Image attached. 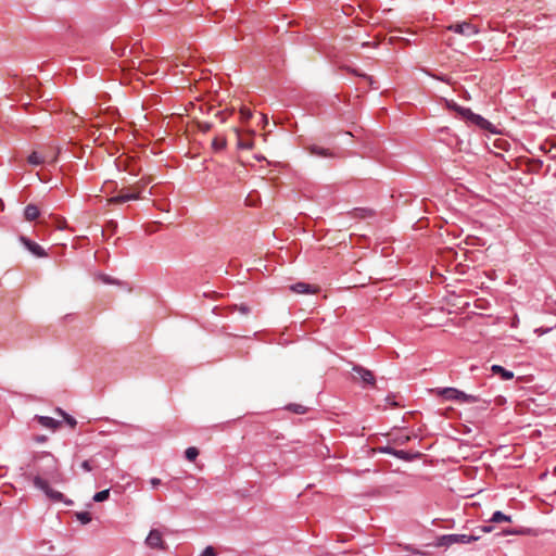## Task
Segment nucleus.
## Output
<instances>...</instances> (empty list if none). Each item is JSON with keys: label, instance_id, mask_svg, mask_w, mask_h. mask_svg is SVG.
<instances>
[{"label": "nucleus", "instance_id": "3", "mask_svg": "<svg viewBox=\"0 0 556 556\" xmlns=\"http://www.w3.org/2000/svg\"><path fill=\"white\" fill-rule=\"evenodd\" d=\"M480 539V535L476 534H443L437 538L434 546L437 547H450L454 544H469Z\"/></svg>", "mask_w": 556, "mask_h": 556}, {"label": "nucleus", "instance_id": "26", "mask_svg": "<svg viewBox=\"0 0 556 556\" xmlns=\"http://www.w3.org/2000/svg\"><path fill=\"white\" fill-rule=\"evenodd\" d=\"M289 409H291L292 412H294L296 414H304L306 412V408L300 404H291L289 406Z\"/></svg>", "mask_w": 556, "mask_h": 556}, {"label": "nucleus", "instance_id": "10", "mask_svg": "<svg viewBox=\"0 0 556 556\" xmlns=\"http://www.w3.org/2000/svg\"><path fill=\"white\" fill-rule=\"evenodd\" d=\"M36 418L43 428L50 430H55L61 425V421L55 420L54 418L49 416H36Z\"/></svg>", "mask_w": 556, "mask_h": 556}, {"label": "nucleus", "instance_id": "15", "mask_svg": "<svg viewBox=\"0 0 556 556\" xmlns=\"http://www.w3.org/2000/svg\"><path fill=\"white\" fill-rule=\"evenodd\" d=\"M291 290L296 293H302V294L314 292L312 290L311 285L305 283V282H298V283L292 285Z\"/></svg>", "mask_w": 556, "mask_h": 556}, {"label": "nucleus", "instance_id": "36", "mask_svg": "<svg viewBox=\"0 0 556 556\" xmlns=\"http://www.w3.org/2000/svg\"><path fill=\"white\" fill-rule=\"evenodd\" d=\"M438 79H440L441 81H446V79L444 77H437Z\"/></svg>", "mask_w": 556, "mask_h": 556}, {"label": "nucleus", "instance_id": "4", "mask_svg": "<svg viewBox=\"0 0 556 556\" xmlns=\"http://www.w3.org/2000/svg\"><path fill=\"white\" fill-rule=\"evenodd\" d=\"M447 30H451L455 34H459L466 38H471L479 34V28L475 24L469 22L455 23L447 26Z\"/></svg>", "mask_w": 556, "mask_h": 556}, {"label": "nucleus", "instance_id": "20", "mask_svg": "<svg viewBox=\"0 0 556 556\" xmlns=\"http://www.w3.org/2000/svg\"><path fill=\"white\" fill-rule=\"evenodd\" d=\"M110 496V489H105V490H102L100 492H97L94 495H93V501L97 502V503H101V502H104L109 498Z\"/></svg>", "mask_w": 556, "mask_h": 556}, {"label": "nucleus", "instance_id": "28", "mask_svg": "<svg viewBox=\"0 0 556 556\" xmlns=\"http://www.w3.org/2000/svg\"><path fill=\"white\" fill-rule=\"evenodd\" d=\"M200 556H216V553L212 546H206Z\"/></svg>", "mask_w": 556, "mask_h": 556}, {"label": "nucleus", "instance_id": "17", "mask_svg": "<svg viewBox=\"0 0 556 556\" xmlns=\"http://www.w3.org/2000/svg\"><path fill=\"white\" fill-rule=\"evenodd\" d=\"M309 152L314 155H317V156H321V157H326V156H331L332 154L329 152V150L325 149V148H321V147H318V146H312L309 148Z\"/></svg>", "mask_w": 556, "mask_h": 556}, {"label": "nucleus", "instance_id": "34", "mask_svg": "<svg viewBox=\"0 0 556 556\" xmlns=\"http://www.w3.org/2000/svg\"><path fill=\"white\" fill-rule=\"evenodd\" d=\"M448 106H450L451 109H453L454 111H456V106H459V105H458V104H456V103H454V102H452V103H450V104H448Z\"/></svg>", "mask_w": 556, "mask_h": 556}, {"label": "nucleus", "instance_id": "32", "mask_svg": "<svg viewBox=\"0 0 556 556\" xmlns=\"http://www.w3.org/2000/svg\"><path fill=\"white\" fill-rule=\"evenodd\" d=\"M551 330H552V328H538V329H535V333H538V334H545V333H547Z\"/></svg>", "mask_w": 556, "mask_h": 556}, {"label": "nucleus", "instance_id": "22", "mask_svg": "<svg viewBox=\"0 0 556 556\" xmlns=\"http://www.w3.org/2000/svg\"><path fill=\"white\" fill-rule=\"evenodd\" d=\"M75 516L83 525H87L91 521V515L88 511H77Z\"/></svg>", "mask_w": 556, "mask_h": 556}, {"label": "nucleus", "instance_id": "16", "mask_svg": "<svg viewBox=\"0 0 556 556\" xmlns=\"http://www.w3.org/2000/svg\"><path fill=\"white\" fill-rule=\"evenodd\" d=\"M46 157L41 155L40 153L34 151L31 154H29L27 162L33 166H38L45 163Z\"/></svg>", "mask_w": 556, "mask_h": 556}, {"label": "nucleus", "instance_id": "5", "mask_svg": "<svg viewBox=\"0 0 556 556\" xmlns=\"http://www.w3.org/2000/svg\"><path fill=\"white\" fill-rule=\"evenodd\" d=\"M140 193H141L140 188L122 189L119 194L112 197L109 200V203L117 204V203H124L127 201L138 200L140 198Z\"/></svg>", "mask_w": 556, "mask_h": 556}, {"label": "nucleus", "instance_id": "29", "mask_svg": "<svg viewBox=\"0 0 556 556\" xmlns=\"http://www.w3.org/2000/svg\"><path fill=\"white\" fill-rule=\"evenodd\" d=\"M240 115H241V118L249 119L252 116V113L249 109H241Z\"/></svg>", "mask_w": 556, "mask_h": 556}, {"label": "nucleus", "instance_id": "8", "mask_svg": "<svg viewBox=\"0 0 556 556\" xmlns=\"http://www.w3.org/2000/svg\"><path fill=\"white\" fill-rule=\"evenodd\" d=\"M18 240L35 256L45 257L47 255L45 249L41 245L29 240L25 236H20Z\"/></svg>", "mask_w": 556, "mask_h": 556}, {"label": "nucleus", "instance_id": "25", "mask_svg": "<svg viewBox=\"0 0 556 556\" xmlns=\"http://www.w3.org/2000/svg\"><path fill=\"white\" fill-rule=\"evenodd\" d=\"M212 144L215 150H223L226 147V140L216 138L213 140Z\"/></svg>", "mask_w": 556, "mask_h": 556}, {"label": "nucleus", "instance_id": "9", "mask_svg": "<svg viewBox=\"0 0 556 556\" xmlns=\"http://www.w3.org/2000/svg\"><path fill=\"white\" fill-rule=\"evenodd\" d=\"M468 123L476 125L480 129L490 130L491 132H495V130L492 127V124L479 114L475 113L471 121H468Z\"/></svg>", "mask_w": 556, "mask_h": 556}, {"label": "nucleus", "instance_id": "6", "mask_svg": "<svg viewBox=\"0 0 556 556\" xmlns=\"http://www.w3.org/2000/svg\"><path fill=\"white\" fill-rule=\"evenodd\" d=\"M146 544L150 548L166 549V543L163 540V534L159 529H152L146 538Z\"/></svg>", "mask_w": 556, "mask_h": 556}, {"label": "nucleus", "instance_id": "27", "mask_svg": "<svg viewBox=\"0 0 556 556\" xmlns=\"http://www.w3.org/2000/svg\"><path fill=\"white\" fill-rule=\"evenodd\" d=\"M237 146L239 149H251L252 142L250 140H243V139L238 138Z\"/></svg>", "mask_w": 556, "mask_h": 556}, {"label": "nucleus", "instance_id": "30", "mask_svg": "<svg viewBox=\"0 0 556 556\" xmlns=\"http://www.w3.org/2000/svg\"><path fill=\"white\" fill-rule=\"evenodd\" d=\"M81 468L85 470V471H91L92 470V466L90 464L89 460H84L81 463Z\"/></svg>", "mask_w": 556, "mask_h": 556}, {"label": "nucleus", "instance_id": "7", "mask_svg": "<svg viewBox=\"0 0 556 556\" xmlns=\"http://www.w3.org/2000/svg\"><path fill=\"white\" fill-rule=\"evenodd\" d=\"M352 370L354 372V379L358 378L364 384L367 386L375 384V376L369 369L356 365L352 368Z\"/></svg>", "mask_w": 556, "mask_h": 556}, {"label": "nucleus", "instance_id": "31", "mask_svg": "<svg viewBox=\"0 0 556 556\" xmlns=\"http://www.w3.org/2000/svg\"><path fill=\"white\" fill-rule=\"evenodd\" d=\"M150 484L152 488H156L161 484V480L159 478H151L150 479Z\"/></svg>", "mask_w": 556, "mask_h": 556}, {"label": "nucleus", "instance_id": "11", "mask_svg": "<svg viewBox=\"0 0 556 556\" xmlns=\"http://www.w3.org/2000/svg\"><path fill=\"white\" fill-rule=\"evenodd\" d=\"M381 452L386 453V454L393 455V456H395L399 459H404V460H410L412 459V457L409 456L408 452L403 451V450H395V448H393L391 446L381 447Z\"/></svg>", "mask_w": 556, "mask_h": 556}, {"label": "nucleus", "instance_id": "13", "mask_svg": "<svg viewBox=\"0 0 556 556\" xmlns=\"http://www.w3.org/2000/svg\"><path fill=\"white\" fill-rule=\"evenodd\" d=\"M491 370L494 374H500L504 380H509V379H511L514 377V372L513 371L507 370V369H505L504 367H502L500 365H493L491 367Z\"/></svg>", "mask_w": 556, "mask_h": 556}, {"label": "nucleus", "instance_id": "18", "mask_svg": "<svg viewBox=\"0 0 556 556\" xmlns=\"http://www.w3.org/2000/svg\"><path fill=\"white\" fill-rule=\"evenodd\" d=\"M456 112L467 122L471 121L472 116L475 115V113L470 109L463 106H456Z\"/></svg>", "mask_w": 556, "mask_h": 556}, {"label": "nucleus", "instance_id": "24", "mask_svg": "<svg viewBox=\"0 0 556 556\" xmlns=\"http://www.w3.org/2000/svg\"><path fill=\"white\" fill-rule=\"evenodd\" d=\"M99 279L103 282V283H106V285H113V283H116V285H119V282L115 279H113L112 277L105 275V274H100L99 276Z\"/></svg>", "mask_w": 556, "mask_h": 556}, {"label": "nucleus", "instance_id": "23", "mask_svg": "<svg viewBox=\"0 0 556 556\" xmlns=\"http://www.w3.org/2000/svg\"><path fill=\"white\" fill-rule=\"evenodd\" d=\"M198 455H199V451H198V448H197V447H193V446L188 447V448L186 450V452H185V456H186V458H187L188 460H190V462L195 460V458L198 457Z\"/></svg>", "mask_w": 556, "mask_h": 556}, {"label": "nucleus", "instance_id": "2", "mask_svg": "<svg viewBox=\"0 0 556 556\" xmlns=\"http://www.w3.org/2000/svg\"><path fill=\"white\" fill-rule=\"evenodd\" d=\"M434 392L437 395L443 397L446 401H454L468 404H475L480 401V397L478 395L467 394L456 388L451 387L437 388Z\"/></svg>", "mask_w": 556, "mask_h": 556}, {"label": "nucleus", "instance_id": "14", "mask_svg": "<svg viewBox=\"0 0 556 556\" xmlns=\"http://www.w3.org/2000/svg\"><path fill=\"white\" fill-rule=\"evenodd\" d=\"M490 521L491 522H495V523H498V522H510L511 521V517L509 515H505L501 510H496V511H494L492 514V516L490 518Z\"/></svg>", "mask_w": 556, "mask_h": 556}, {"label": "nucleus", "instance_id": "12", "mask_svg": "<svg viewBox=\"0 0 556 556\" xmlns=\"http://www.w3.org/2000/svg\"><path fill=\"white\" fill-rule=\"evenodd\" d=\"M39 208L35 204H28L24 210V216L26 220H35L39 216Z\"/></svg>", "mask_w": 556, "mask_h": 556}, {"label": "nucleus", "instance_id": "1", "mask_svg": "<svg viewBox=\"0 0 556 556\" xmlns=\"http://www.w3.org/2000/svg\"><path fill=\"white\" fill-rule=\"evenodd\" d=\"M45 459V466L33 477L34 486L40 490L52 502H63L67 506L73 505L72 500L66 498L62 492L52 489L50 485L52 483L58 484L64 482L58 460L51 455H47Z\"/></svg>", "mask_w": 556, "mask_h": 556}, {"label": "nucleus", "instance_id": "19", "mask_svg": "<svg viewBox=\"0 0 556 556\" xmlns=\"http://www.w3.org/2000/svg\"><path fill=\"white\" fill-rule=\"evenodd\" d=\"M56 413H58V414H60V415L64 418V420L66 421V424H67L71 428H75V426L77 425V421H76V419H75L73 416L68 415L67 413H65V412H64L63 409H61V408H58V409H56Z\"/></svg>", "mask_w": 556, "mask_h": 556}, {"label": "nucleus", "instance_id": "21", "mask_svg": "<svg viewBox=\"0 0 556 556\" xmlns=\"http://www.w3.org/2000/svg\"><path fill=\"white\" fill-rule=\"evenodd\" d=\"M372 215V211L368 208H355L353 212L354 217L367 218Z\"/></svg>", "mask_w": 556, "mask_h": 556}, {"label": "nucleus", "instance_id": "33", "mask_svg": "<svg viewBox=\"0 0 556 556\" xmlns=\"http://www.w3.org/2000/svg\"><path fill=\"white\" fill-rule=\"evenodd\" d=\"M479 530L483 533H489L493 530V527L492 526H482L479 528Z\"/></svg>", "mask_w": 556, "mask_h": 556}, {"label": "nucleus", "instance_id": "35", "mask_svg": "<svg viewBox=\"0 0 556 556\" xmlns=\"http://www.w3.org/2000/svg\"><path fill=\"white\" fill-rule=\"evenodd\" d=\"M518 532L517 531H514V530H506L505 531V534H517Z\"/></svg>", "mask_w": 556, "mask_h": 556}]
</instances>
